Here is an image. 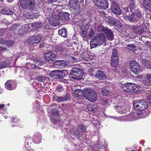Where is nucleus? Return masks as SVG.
Returning a JSON list of instances; mask_svg holds the SVG:
<instances>
[{"mask_svg":"<svg viewBox=\"0 0 151 151\" xmlns=\"http://www.w3.org/2000/svg\"><path fill=\"white\" fill-rule=\"evenodd\" d=\"M133 106L137 111L136 114L137 116H140L142 114V111L146 109L148 107L147 102L144 100H135L133 102Z\"/></svg>","mask_w":151,"mask_h":151,"instance_id":"f257e3e1","label":"nucleus"},{"mask_svg":"<svg viewBox=\"0 0 151 151\" xmlns=\"http://www.w3.org/2000/svg\"><path fill=\"white\" fill-rule=\"evenodd\" d=\"M106 37L102 33L97 34L90 42L91 47L94 48L103 44L105 42Z\"/></svg>","mask_w":151,"mask_h":151,"instance_id":"f03ea898","label":"nucleus"},{"mask_svg":"<svg viewBox=\"0 0 151 151\" xmlns=\"http://www.w3.org/2000/svg\"><path fill=\"white\" fill-rule=\"evenodd\" d=\"M83 96L87 100L92 102L96 101L98 98V96L96 91L89 88H85L83 89Z\"/></svg>","mask_w":151,"mask_h":151,"instance_id":"7ed1b4c3","label":"nucleus"},{"mask_svg":"<svg viewBox=\"0 0 151 151\" xmlns=\"http://www.w3.org/2000/svg\"><path fill=\"white\" fill-rule=\"evenodd\" d=\"M86 130V127L83 124H80L70 130L71 134L75 135L79 139L83 135Z\"/></svg>","mask_w":151,"mask_h":151,"instance_id":"20e7f679","label":"nucleus"},{"mask_svg":"<svg viewBox=\"0 0 151 151\" xmlns=\"http://www.w3.org/2000/svg\"><path fill=\"white\" fill-rule=\"evenodd\" d=\"M139 86L135 83H127L121 86V89L124 92L130 93L139 90Z\"/></svg>","mask_w":151,"mask_h":151,"instance_id":"39448f33","label":"nucleus"},{"mask_svg":"<svg viewBox=\"0 0 151 151\" xmlns=\"http://www.w3.org/2000/svg\"><path fill=\"white\" fill-rule=\"evenodd\" d=\"M129 66L131 71L134 74H137L142 71L140 65L135 61H131Z\"/></svg>","mask_w":151,"mask_h":151,"instance_id":"423d86ee","label":"nucleus"},{"mask_svg":"<svg viewBox=\"0 0 151 151\" xmlns=\"http://www.w3.org/2000/svg\"><path fill=\"white\" fill-rule=\"evenodd\" d=\"M19 3L22 8L31 9L34 6L35 1V0H20Z\"/></svg>","mask_w":151,"mask_h":151,"instance_id":"0eeeda50","label":"nucleus"},{"mask_svg":"<svg viewBox=\"0 0 151 151\" xmlns=\"http://www.w3.org/2000/svg\"><path fill=\"white\" fill-rule=\"evenodd\" d=\"M142 17L141 13L139 11H137L134 12L131 15L127 16L126 18L131 22H134L139 21V19H141Z\"/></svg>","mask_w":151,"mask_h":151,"instance_id":"6e6552de","label":"nucleus"},{"mask_svg":"<svg viewBox=\"0 0 151 151\" xmlns=\"http://www.w3.org/2000/svg\"><path fill=\"white\" fill-rule=\"evenodd\" d=\"M70 75L75 78L79 79L82 78V70L81 69L77 67H73Z\"/></svg>","mask_w":151,"mask_h":151,"instance_id":"1a4fd4ad","label":"nucleus"},{"mask_svg":"<svg viewBox=\"0 0 151 151\" xmlns=\"http://www.w3.org/2000/svg\"><path fill=\"white\" fill-rule=\"evenodd\" d=\"M96 6L99 9H106L108 6V2L107 0H93Z\"/></svg>","mask_w":151,"mask_h":151,"instance_id":"9d476101","label":"nucleus"},{"mask_svg":"<svg viewBox=\"0 0 151 151\" xmlns=\"http://www.w3.org/2000/svg\"><path fill=\"white\" fill-rule=\"evenodd\" d=\"M41 40V37L39 35H36L30 37L28 40V43L33 44L39 43Z\"/></svg>","mask_w":151,"mask_h":151,"instance_id":"9b49d317","label":"nucleus"},{"mask_svg":"<svg viewBox=\"0 0 151 151\" xmlns=\"http://www.w3.org/2000/svg\"><path fill=\"white\" fill-rule=\"evenodd\" d=\"M50 75L52 77H54L56 79H60L64 76L63 72L60 70H54L50 73Z\"/></svg>","mask_w":151,"mask_h":151,"instance_id":"f8f14e48","label":"nucleus"},{"mask_svg":"<svg viewBox=\"0 0 151 151\" xmlns=\"http://www.w3.org/2000/svg\"><path fill=\"white\" fill-rule=\"evenodd\" d=\"M131 28L133 32L138 34H142L145 31L144 27L141 25H132Z\"/></svg>","mask_w":151,"mask_h":151,"instance_id":"ddd939ff","label":"nucleus"},{"mask_svg":"<svg viewBox=\"0 0 151 151\" xmlns=\"http://www.w3.org/2000/svg\"><path fill=\"white\" fill-rule=\"evenodd\" d=\"M60 16H53L49 20V24L53 26H58L60 24Z\"/></svg>","mask_w":151,"mask_h":151,"instance_id":"4468645a","label":"nucleus"},{"mask_svg":"<svg viewBox=\"0 0 151 151\" xmlns=\"http://www.w3.org/2000/svg\"><path fill=\"white\" fill-rule=\"evenodd\" d=\"M56 55L54 53L49 52L45 54V58L46 60L50 63L54 62L56 58Z\"/></svg>","mask_w":151,"mask_h":151,"instance_id":"2eb2a0df","label":"nucleus"},{"mask_svg":"<svg viewBox=\"0 0 151 151\" xmlns=\"http://www.w3.org/2000/svg\"><path fill=\"white\" fill-rule=\"evenodd\" d=\"M111 10L113 13L116 15H120L122 13L120 7L114 2L111 4Z\"/></svg>","mask_w":151,"mask_h":151,"instance_id":"dca6fc26","label":"nucleus"},{"mask_svg":"<svg viewBox=\"0 0 151 151\" xmlns=\"http://www.w3.org/2000/svg\"><path fill=\"white\" fill-rule=\"evenodd\" d=\"M52 112V115L51 116V121L54 123L56 124L59 121V120L58 111L56 109H54Z\"/></svg>","mask_w":151,"mask_h":151,"instance_id":"f3484780","label":"nucleus"},{"mask_svg":"<svg viewBox=\"0 0 151 151\" xmlns=\"http://www.w3.org/2000/svg\"><path fill=\"white\" fill-rule=\"evenodd\" d=\"M5 87L8 90H12L16 88L15 82L12 80H9L7 81L5 83Z\"/></svg>","mask_w":151,"mask_h":151,"instance_id":"a211bd4d","label":"nucleus"},{"mask_svg":"<svg viewBox=\"0 0 151 151\" xmlns=\"http://www.w3.org/2000/svg\"><path fill=\"white\" fill-rule=\"evenodd\" d=\"M144 79L142 80L143 84L147 86H151V74H147L144 76Z\"/></svg>","mask_w":151,"mask_h":151,"instance_id":"6ab92c4d","label":"nucleus"},{"mask_svg":"<svg viewBox=\"0 0 151 151\" xmlns=\"http://www.w3.org/2000/svg\"><path fill=\"white\" fill-rule=\"evenodd\" d=\"M95 76L96 78H99L100 80H104L106 78V73L104 71L100 70H98L96 71Z\"/></svg>","mask_w":151,"mask_h":151,"instance_id":"aec40b11","label":"nucleus"},{"mask_svg":"<svg viewBox=\"0 0 151 151\" xmlns=\"http://www.w3.org/2000/svg\"><path fill=\"white\" fill-rule=\"evenodd\" d=\"M55 66L58 68H64L67 65L66 62L63 60H58L54 63Z\"/></svg>","mask_w":151,"mask_h":151,"instance_id":"412c9836","label":"nucleus"},{"mask_svg":"<svg viewBox=\"0 0 151 151\" xmlns=\"http://www.w3.org/2000/svg\"><path fill=\"white\" fill-rule=\"evenodd\" d=\"M142 4L146 10H151V0H143Z\"/></svg>","mask_w":151,"mask_h":151,"instance_id":"4be33fe9","label":"nucleus"},{"mask_svg":"<svg viewBox=\"0 0 151 151\" xmlns=\"http://www.w3.org/2000/svg\"><path fill=\"white\" fill-rule=\"evenodd\" d=\"M88 27L85 25H83L81 27V32H80L81 36L83 38L86 37L87 35V31L88 29Z\"/></svg>","mask_w":151,"mask_h":151,"instance_id":"5701e85b","label":"nucleus"},{"mask_svg":"<svg viewBox=\"0 0 151 151\" xmlns=\"http://www.w3.org/2000/svg\"><path fill=\"white\" fill-rule=\"evenodd\" d=\"M69 97V94L66 93L63 96L57 97L56 98V101L58 102H61L68 99Z\"/></svg>","mask_w":151,"mask_h":151,"instance_id":"b1692460","label":"nucleus"},{"mask_svg":"<svg viewBox=\"0 0 151 151\" xmlns=\"http://www.w3.org/2000/svg\"><path fill=\"white\" fill-rule=\"evenodd\" d=\"M105 33L106 34V37L108 39L110 40H113L114 39V35L112 31L108 28L107 30L106 31Z\"/></svg>","mask_w":151,"mask_h":151,"instance_id":"393cba45","label":"nucleus"},{"mask_svg":"<svg viewBox=\"0 0 151 151\" xmlns=\"http://www.w3.org/2000/svg\"><path fill=\"white\" fill-rule=\"evenodd\" d=\"M2 14L8 15H11L13 14V12L11 8H6L2 9L1 11Z\"/></svg>","mask_w":151,"mask_h":151,"instance_id":"a878e982","label":"nucleus"},{"mask_svg":"<svg viewBox=\"0 0 151 151\" xmlns=\"http://www.w3.org/2000/svg\"><path fill=\"white\" fill-rule=\"evenodd\" d=\"M135 6L133 3H131L129 6L124 9L125 10V13L126 14L127 12H133L134 10Z\"/></svg>","mask_w":151,"mask_h":151,"instance_id":"bb28decb","label":"nucleus"},{"mask_svg":"<svg viewBox=\"0 0 151 151\" xmlns=\"http://www.w3.org/2000/svg\"><path fill=\"white\" fill-rule=\"evenodd\" d=\"M67 32V30L65 28H62L58 31L59 35L64 37H66Z\"/></svg>","mask_w":151,"mask_h":151,"instance_id":"cd10ccee","label":"nucleus"},{"mask_svg":"<svg viewBox=\"0 0 151 151\" xmlns=\"http://www.w3.org/2000/svg\"><path fill=\"white\" fill-rule=\"evenodd\" d=\"M96 106L95 104L91 103L87 105V108L90 111H95L96 110Z\"/></svg>","mask_w":151,"mask_h":151,"instance_id":"c85d7f7f","label":"nucleus"},{"mask_svg":"<svg viewBox=\"0 0 151 151\" xmlns=\"http://www.w3.org/2000/svg\"><path fill=\"white\" fill-rule=\"evenodd\" d=\"M70 14L67 12H63L62 13L61 15L60 16V19L64 21H68L69 20Z\"/></svg>","mask_w":151,"mask_h":151,"instance_id":"c756f323","label":"nucleus"},{"mask_svg":"<svg viewBox=\"0 0 151 151\" xmlns=\"http://www.w3.org/2000/svg\"><path fill=\"white\" fill-rule=\"evenodd\" d=\"M34 61L35 62V64H34V65H32L33 66V68H34V67L36 68H38V66H41L43 64L42 60L40 59H35Z\"/></svg>","mask_w":151,"mask_h":151,"instance_id":"7c9ffc66","label":"nucleus"},{"mask_svg":"<svg viewBox=\"0 0 151 151\" xmlns=\"http://www.w3.org/2000/svg\"><path fill=\"white\" fill-rule=\"evenodd\" d=\"M31 26L33 29L37 30L42 27V24L40 22L34 23H32Z\"/></svg>","mask_w":151,"mask_h":151,"instance_id":"2f4dec72","label":"nucleus"},{"mask_svg":"<svg viewBox=\"0 0 151 151\" xmlns=\"http://www.w3.org/2000/svg\"><path fill=\"white\" fill-rule=\"evenodd\" d=\"M119 64L118 58H111V65L113 67L117 66Z\"/></svg>","mask_w":151,"mask_h":151,"instance_id":"473e14b6","label":"nucleus"},{"mask_svg":"<svg viewBox=\"0 0 151 151\" xmlns=\"http://www.w3.org/2000/svg\"><path fill=\"white\" fill-rule=\"evenodd\" d=\"M101 90L102 95L104 96L109 95L111 92V90H108L105 88H102Z\"/></svg>","mask_w":151,"mask_h":151,"instance_id":"72a5a7b5","label":"nucleus"},{"mask_svg":"<svg viewBox=\"0 0 151 151\" xmlns=\"http://www.w3.org/2000/svg\"><path fill=\"white\" fill-rule=\"evenodd\" d=\"M142 63L147 68L151 69V63L150 61L147 60H144Z\"/></svg>","mask_w":151,"mask_h":151,"instance_id":"f704fd0d","label":"nucleus"},{"mask_svg":"<svg viewBox=\"0 0 151 151\" xmlns=\"http://www.w3.org/2000/svg\"><path fill=\"white\" fill-rule=\"evenodd\" d=\"M79 4L78 0H70L69 5L70 6L74 7L75 6H78Z\"/></svg>","mask_w":151,"mask_h":151,"instance_id":"c9c22d12","label":"nucleus"},{"mask_svg":"<svg viewBox=\"0 0 151 151\" xmlns=\"http://www.w3.org/2000/svg\"><path fill=\"white\" fill-rule=\"evenodd\" d=\"M9 64V61H8L0 62V69L4 68Z\"/></svg>","mask_w":151,"mask_h":151,"instance_id":"e433bc0d","label":"nucleus"},{"mask_svg":"<svg viewBox=\"0 0 151 151\" xmlns=\"http://www.w3.org/2000/svg\"><path fill=\"white\" fill-rule=\"evenodd\" d=\"M113 24L114 25L117 26L119 29L122 27V24L120 22L117 21L115 19H113Z\"/></svg>","mask_w":151,"mask_h":151,"instance_id":"4c0bfd02","label":"nucleus"},{"mask_svg":"<svg viewBox=\"0 0 151 151\" xmlns=\"http://www.w3.org/2000/svg\"><path fill=\"white\" fill-rule=\"evenodd\" d=\"M47 79V77L42 76L37 77L36 78V79L38 82H44Z\"/></svg>","mask_w":151,"mask_h":151,"instance_id":"58836bf2","label":"nucleus"},{"mask_svg":"<svg viewBox=\"0 0 151 151\" xmlns=\"http://www.w3.org/2000/svg\"><path fill=\"white\" fill-rule=\"evenodd\" d=\"M108 28L107 27H105L103 26L102 25L99 26L98 27V30L99 32H103L105 33L106 31L107 30Z\"/></svg>","mask_w":151,"mask_h":151,"instance_id":"ea45409f","label":"nucleus"},{"mask_svg":"<svg viewBox=\"0 0 151 151\" xmlns=\"http://www.w3.org/2000/svg\"><path fill=\"white\" fill-rule=\"evenodd\" d=\"M115 108L117 109L119 112L121 114L124 113V111H123L124 108L122 106H115Z\"/></svg>","mask_w":151,"mask_h":151,"instance_id":"a19ab883","label":"nucleus"},{"mask_svg":"<svg viewBox=\"0 0 151 151\" xmlns=\"http://www.w3.org/2000/svg\"><path fill=\"white\" fill-rule=\"evenodd\" d=\"M26 32L24 27H22L19 29L18 31V33L19 35H23Z\"/></svg>","mask_w":151,"mask_h":151,"instance_id":"79ce46f5","label":"nucleus"},{"mask_svg":"<svg viewBox=\"0 0 151 151\" xmlns=\"http://www.w3.org/2000/svg\"><path fill=\"white\" fill-rule=\"evenodd\" d=\"M83 91H82L81 89H76L75 91V93L76 95V96H81L82 95H83Z\"/></svg>","mask_w":151,"mask_h":151,"instance_id":"37998d69","label":"nucleus"},{"mask_svg":"<svg viewBox=\"0 0 151 151\" xmlns=\"http://www.w3.org/2000/svg\"><path fill=\"white\" fill-rule=\"evenodd\" d=\"M111 58H118L117 50H116L115 49L113 50Z\"/></svg>","mask_w":151,"mask_h":151,"instance_id":"c03bdc74","label":"nucleus"},{"mask_svg":"<svg viewBox=\"0 0 151 151\" xmlns=\"http://www.w3.org/2000/svg\"><path fill=\"white\" fill-rule=\"evenodd\" d=\"M20 25L19 24L13 25L10 27V29L12 31H14L19 27Z\"/></svg>","mask_w":151,"mask_h":151,"instance_id":"a18cd8bd","label":"nucleus"},{"mask_svg":"<svg viewBox=\"0 0 151 151\" xmlns=\"http://www.w3.org/2000/svg\"><path fill=\"white\" fill-rule=\"evenodd\" d=\"M14 41L13 40H10L9 41H6L5 45H6L8 47H11L14 45Z\"/></svg>","mask_w":151,"mask_h":151,"instance_id":"49530a36","label":"nucleus"},{"mask_svg":"<svg viewBox=\"0 0 151 151\" xmlns=\"http://www.w3.org/2000/svg\"><path fill=\"white\" fill-rule=\"evenodd\" d=\"M23 16L27 18L32 19V16H31V12L28 13L24 12L23 13Z\"/></svg>","mask_w":151,"mask_h":151,"instance_id":"de8ad7c7","label":"nucleus"},{"mask_svg":"<svg viewBox=\"0 0 151 151\" xmlns=\"http://www.w3.org/2000/svg\"><path fill=\"white\" fill-rule=\"evenodd\" d=\"M31 16H32V18H37L38 17L37 13L35 12L34 11H32L31 12Z\"/></svg>","mask_w":151,"mask_h":151,"instance_id":"09e8293b","label":"nucleus"},{"mask_svg":"<svg viewBox=\"0 0 151 151\" xmlns=\"http://www.w3.org/2000/svg\"><path fill=\"white\" fill-rule=\"evenodd\" d=\"M95 35V33L93 29L91 28L89 31V33L88 34V36L89 37H92Z\"/></svg>","mask_w":151,"mask_h":151,"instance_id":"8fccbe9b","label":"nucleus"},{"mask_svg":"<svg viewBox=\"0 0 151 151\" xmlns=\"http://www.w3.org/2000/svg\"><path fill=\"white\" fill-rule=\"evenodd\" d=\"M127 46L128 49L130 50L134 49L136 47V46L133 44H129L128 45H127Z\"/></svg>","mask_w":151,"mask_h":151,"instance_id":"3c124183","label":"nucleus"},{"mask_svg":"<svg viewBox=\"0 0 151 151\" xmlns=\"http://www.w3.org/2000/svg\"><path fill=\"white\" fill-rule=\"evenodd\" d=\"M56 89L58 91L61 92L63 90V88L61 86H57Z\"/></svg>","mask_w":151,"mask_h":151,"instance_id":"603ef678","label":"nucleus"},{"mask_svg":"<svg viewBox=\"0 0 151 151\" xmlns=\"http://www.w3.org/2000/svg\"><path fill=\"white\" fill-rule=\"evenodd\" d=\"M18 121V119L16 118H13L11 120V122L13 123H17Z\"/></svg>","mask_w":151,"mask_h":151,"instance_id":"864d4df0","label":"nucleus"},{"mask_svg":"<svg viewBox=\"0 0 151 151\" xmlns=\"http://www.w3.org/2000/svg\"><path fill=\"white\" fill-rule=\"evenodd\" d=\"M147 99L150 103H151V94L148 97Z\"/></svg>","mask_w":151,"mask_h":151,"instance_id":"5fc2aeb1","label":"nucleus"},{"mask_svg":"<svg viewBox=\"0 0 151 151\" xmlns=\"http://www.w3.org/2000/svg\"><path fill=\"white\" fill-rule=\"evenodd\" d=\"M6 41L0 40V44L5 45Z\"/></svg>","mask_w":151,"mask_h":151,"instance_id":"6e6d98bb","label":"nucleus"},{"mask_svg":"<svg viewBox=\"0 0 151 151\" xmlns=\"http://www.w3.org/2000/svg\"><path fill=\"white\" fill-rule=\"evenodd\" d=\"M101 14L104 17H107V15L105 14L104 12H101Z\"/></svg>","mask_w":151,"mask_h":151,"instance_id":"4d7b16f0","label":"nucleus"},{"mask_svg":"<svg viewBox=\"0 0 151 151\" xmlns=\"http://www.w3.org/2000/svg\"><path fill=\"white\" fill-rule=\"evenodd\" d=\"M7 50L6 48L4 47H1L0 46V50H1V51H4V50Z\"/></svg>","mask_w":151,"mask_h":151,"instance_id":"13d9d810","label":"nucleus"},{"mask_svg":"<svg viewBox=\"0 0 151 151\" xmlns=\"http://www.w3.org/2000/svg\"><path fill=\"white\" fill-rule=\"evenodd\" d=\"M99 146L101 148H103L104 147V145L103 144H99Z\"/></svg>","mask_w":151,"mask_h":151,"instance_id":"bf43d9fd","label":"nucleus"},{"mask_svg":"<svg viewBox=\"0 0 151 151\" xmlns=\"http://www.w3.org/2000/svg\"><path fill=\"white\" fill-rule=\"evenodd\" d=\"M44 28H45L46 29H49L50 28L49 26L47 25H46L45 26H44Z\"/></svg>","mask_w":151,"mask_h":151,"instance_id":"052dcab7","label":"nucleus"},{"mask_svg":"<svg viewBox=\"0 0 151 151\" xmlns=\"http://www.w3.org/2000/svg\"><path fill=\"white\" fill-rule=\"evenodd\" d=\"M72 59L73 60V62H76L77 60V59L75 57H72Z\"/></svg>","mask_w":151,"mask_h":151,"instance_id":"680f3d73","label":"nucleus"},{"mask_svg":"<svg viewBox=\"0 0 151 151\" xmlns=\"http://www.w3.org/2000/svg\"><path fill=\"white\" fill-rule=\"evenodd\" d=\"M129 36V34L126 33H125L124 34V37H127Z\"/></svg>","mask_w":151,"mask_h":151,"instance_id":"e2e57ef3","label":"nucleus"},{"mask_svg":"<svg viewBox=\"0 0 151 151\" xmlns=\"http://www.w3.org/2000/svg\"><path fill=\"white\" fill-rule=\"evenodd\" d=\"M4 106V104H0V109L3 108Z\"/></svg>","mask_w":151,"mask_h":151,"instance_id":"0e129e2a","label":"nucleus"},{"mask_svg":"<svg viewBox=\"0 0 151 151\" xmlns=\"http://www.w3.org/2000/svg\"><path fill=\"white\" fill-rule=\"evenodd\" d=\"M50 2H56L57 1L56 0H49Z\"/></svg>","mask_w":151,"mask_h":151,"instance_id":"69168bd1","label":"nucleus"},{"mask_svg":"<svg viewBox=\"0 0 151 151\" xmlns=\"http://www.w3.org/2000/svg\"><path fill=\"white\" fill-rule=\"evenodd\" d=\"M89 71L90 72H93V69L92 68H91L89 70Z\"/></svg>","mask_w":151,"mask_h":151,"instance_id":"338daca9","label":"nucleus"},{"mask_svg":"<svg viewBox=\"0 0 151 151\" xmlns=\"http://www.w3.org/2000/svg\"><path fill=\"white\" fill-rule=\"evenodd\" d=\"M8 2L10 3L12 2L14 0H7Z\"/></svg>","mask_w":151,"mask_h":151,"instance_id":"774afa93","label":"nucleus"}]
</instances>
